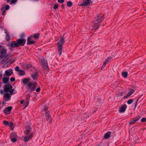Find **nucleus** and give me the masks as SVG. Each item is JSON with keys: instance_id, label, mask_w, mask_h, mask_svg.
Returning <instances> with one entry per match:
<instances>
[{"instance_id": "obj_1", "label": "nucleus", "mask_w": 146, "mask_h": 146, "mask_svg": "<svg viewBox=\"0 0 146 146\" xmlns=\"http://www.w3.org/2000/svg\"><path fill=\"white\" fill-rule=\"evenodd\" d=\"M104 18V17L102 14H98L94 18L93 21V25L92 29H96L99 28L100 25V23L102 21Z\"/></svg>"}, {"instance_id": "obj_2", "label": "nucleus", "mask_w": 146, "mask_h": 146, "mask_svg": "<svg viewBox=\"0 0 146 146\" xmlns=\"http://www.w3.org/2000/svg\"><path fill=\"white\" fill-rule=\"evenodd\" d=\"M37 84L36 82L33 83L31 82H30L27 85V90L31 93L35 90Z\"/></svg>"}, {"instance_id": "obj_3", "label": "nucleus", "mask_w": 146, "mask_h": 146, "mask_svg": "<svg viewBox=\"0 0 146 146\" xmlns=\"http://www.w3.org/2000/svg\"><path fill=\"white\" fill-rule=\"evenodd\" d=\"M13 86L10 84L5 85L4 87V91L5 92H9L11 95L15 94L16 92H14V90L12 89Z\"/></svg>"}, {"instance_id": "obj_4", "label": "nucleus", "mask_w": 146, "mask_h": 146, "mask_svg": "<svg viewBox=\"0 0 146 146\" xmlns=\"http://www.w3.org/2000/svg\"><path fill=\"white\" fill-rule=\"evenodd\" d=\"M64 40L63 38H62L58 43V51L60 55L62 54V45L64 42Z\"/></svg>"}, {"instance_id": "obj_5", "label": "nucleus", "mask_w": 146, "mask_h": 146, "mask_svg": "<svg viewBox=\"0 0 146 146\" xmlns=\"http://www.w3.org/2000/svg\"><path fill=\"white\" fill-rule=\"evenodd\" d=\"M40 62L43 65L44 68L47 71L49 70V67L48 66L47 61L44 59H42L40 60Z\"/></svg>"}, {"instance_id": "obj_6", "label": "nucleus", "mask_w": 146, "mask_h": 146, "mask_svg": "<svg viewBox=\"0 0 146 146\" xmlns=\"http://www.w3.org/2000/svg\"><path fill=\"white\" fill-rule=\"evenodd\" d=\"M12 109V107L11 106H9L5 108L3 110V112L5 115H7L9 114Z\"/></svg>"}, {"instance_id": "obj_7", "label": "nucleus", "mask_w": 146, "mask_h": 146, "mask_svg": "<svg viewBox=\"0 0 146 146\" xmlns=\"http://www.w3.org/2000/svg\"><path fill=\"white\" fill-rule=\"evenodd\" d=\"M90 2V0H84L82 2H80L78 5L80 6H86L89 4Z\"/></svg>"}, {"instance_id": "obj_8", "label": "nucleus", "mask_w": 146, "mask_h": 146, "mask_svg": "<svg viewBox=\"0 0 146 146\" xmlns=\"http://www.w3.org/2000/svg\"><path fill=\"white\" fill-rule=\"evenodd\" d=\"M135 91V90H133L132 89H130L129 90V92L127 94V95L125 96H124L123 98L124 99L127 98L129 96L133 94Z\"/></svg>"}, {"instance_id": "obj_9", "label": "nucleus", "mask_w": 146, "mask_h": 146, "mask_svg": "<svg viewBox=\"0 0 146 146\" xmlns=\"http://www.w3.org/2000/svg\"><path fill=\"white\" fill-rule=\"evenodd\" d=\"M26 40L24 39H18L17 40V42L19 46L20 45L21 46H23L25 43Z\"/></svg>"}, {"instance_id": "obj_10", "label": "nucleus", "mask_w": 146, "mask_h": 146, "mask_svg": "<svg viewBox=\"0 0 146 146\" xmlns=\"http://www.w3.org/2000/svg\"><path fill=\"white\" fill-rule=\"evenodd\" d=\"M13 72L11 69H10L8 70H6L5 72V73L4 74V77L9 76L11 75Z\"/></svg>"}, {"instance_id": "obj_11", "label": "nucleus", "mask_w": 146, "mask_h": 146, "mask_svg": "<svg viewBox=\"0 0 146 146\" xmlns=\"http://www.w3.org/2000/svg\"><path fill=\"white\" fill-rule=\"evenodd\" d=\"M127 106L125 104L123 105L118 109L119 113L124 112H125L127 108Z\"/></svg>"}, {"instance_id": "obj_12", "label": "nucleus", "mask_w": 146, "mask_h": 146, "mask_svg": "<svg viewBox=\"0 0 146 146\" xmlns=\"http://www.w3.org/2000/svg\"><path fill=\"white\" fill-rule=\"evenodd\" d=\"M17 42L12 41L10 45V48L11 49L13 48L17 47L19 46Z\"/></svg>"}, {"instance_id": "obj_13", "label": "nucleus", "mask_w": 146, "mask_h": 146, "mask_svg": "<svg viewBox=\"0 0 146 146\" xmlns=\"http://www.w3.org/2000/svg\"><path fill=\"white\" fill-rule=\"evenodd\" d=\"M11 95L9 93H6L4 96V100L6 101H8L11 100Z\"/></svg>"}, {"instance_id": "obj_14", "label": "nucleus", "mask_w": 146, "mask_h": 146, "mask_svg": "<svg viewBox=\"0 0 146 146\" xmlns=\"http://www.w3.org/2000/svg\"><path fill=\"white\" fill-rule=\"evenodd\" d=\"M38 76V73L36 72L33 73L31 74V76L33 79L35 81L37 80Z\"/></svg>"}, {"instance_id": "obj_15", "label": "nucleus", "mask_w": 146, "mask_h": 146, "mask_svg": "<svg viewBox=\"0 0 146 146\" xmlns=\"http://www.w3.org/2000/svg\"><path fill=\"white\" fill-rule=\"evenodd\" d=\"M33 36H31L28 38L27 40V44H31L35 43V41H30L32 38L33 37Z\"/></svg>"}, {"instance_id": "obj_16", "label": "nucleus", "mask_w": 146, "mask_h": 146, "mask_svg": "<svg viewBox=\"0 0 146 146\" xmlns=\"http://www.w3.org/2000/svg\"><path fill=\"white\" fill-rule=\"evenodd\" d=\"M7 51L6 50H1L0 53V56L1 58H3L7 53Z\"/></svg>"}, {"instance_id": "obj_17", "label": "nucleus", "mask_w": 146, "mask_h": 146, "mask_svg": "<svg viewBox=\"0 0 146 146\" xmlns=\"http://www.w3.org/2000/svg\"><path fill=\"white\" fill-rule=\"evenodd\" d=\"M32 134L29 135L25 136L23 137V140L25 142H27L30 139L32 138Z\"/></svg>"}, {"instance_id": "obj_18", "label": "nucleus", "mask_w": 146, "mask_h": 146, "mask_svg": "<svg viewBox=\"0 0 146 146\" xmlns=\"http://www.w3.org/2000/svg\"><path fill=\"white\" fill-rule=\"evenodd\" d=\"M111 134V132L108 131L104 135V137L105 139H108L110 137Z\"/></svg>"}, {"instance_id": "obj_19", "label": "nucleus", "mask_w": 146, "mask_h": 146, "mask_svg": "<svg viewBox=\"0 0 146 146\" xmlns=\"http://www.w3.org/2000/svg\"><path fill=\"white\" fill-rule=\"evenodd\" d=\"M5 33L6 34V39L7 41H8L10 40V36L9 33L6 30H5Z\"/></svg>"}, {"instance_id": "obj_20", "label": "nucleus", "mask_w": 146, "mask_h": 146, "mask_svg": "<svg viewBox=\"0 0 146 146\" xmlns=\"http://www.w3.org/2000/svg\"><path fill=\"white\" fill-rule=\"evenodd\" d=\"M25 128L26 130L25 131V134L27 135L30 133L31 130V127L28 125L26 126Z\"/></svg>"}, {"instance_id": "obj_21", "label": "nucleus", "mask_w": 146, "mask_h": 146, "mask_svg": "<svg viewBox=\"0 0 146 146\" xmlns=\"http://www.w3.org/2000/svg\"><path fill=\"white\" fill-rule=\"evenodd\" d=\"M9 80V76L4 77L3 78V82L4 84L7 83Z\"/></svg>"}, {"instance_id": "obj_22", "label": "nucleus", "mask_w": 146, "mask_h": 146, "mask_svg": "<svg viewBox=\"0 0 146 146\" xmlns=\"http://www.w3.org/2000/svg\"><path fill=\"white\" fill-rule=\"evenodd\" d=\"M45 116L46 120H50L51 116L49 112L46 111L45 112Z\"/></svg>"}, {"instance_id": "obj_23", "label": "nucleus", "mask_w": 146, "mask_h": 146, "mask_svg": "<svg viewBox=\"0 0 146 146\" xmlns=\"http://www.w3.org/2000/svg\"><path fill=\"white\" fill-rule=\"evenodd\" d=\"M30 79L29 78H24L23 80V83L24 84H27L29 83Z\"/></svg>"}, {"instance_id": "obj_24", "label": "nucleus", "mask_w": 146, "mask_h": 146, "mask_svg": "<svg viewBox=\"0 0 146 146\" xmlns=\"http://www.w3.org/2000/svg\"><path fill=\"white\" fill-rule=\"evenodd\" d=\"M112 57L111 56H109L108 57L107 59L105 60V61L104 62L106 63H107L109 62L110 61L111 59L112 58Z\"/></svg>"}, {"instance_id": "obj_25", "label": "nucleus", "mask_w": 146, "mask_h": 146, "mask_svg": "<svg viewBox=\"0 0 146 146\" xmlns=\"http://www.w3.org/2000/svg\"><path fill=\"white\" fill-rule=\"evenodd\" d=\"M13 123L11 122H9L8 125L9 127H10V129H11L12 130H13Z\"/></svg>"}, {"instance_id": "obj_26", "label": "nucleus", "mask_w": 146, "mask_h": 146, "mask_svg": "<svg viewBox=\"0 0 146 146\" xmlns=\"http://www.w3.org/2000/svg\"><path fill=\"white\" fill-rule=\"evenodd\" d=\"M11 54V53H9L7 55H6L5 56L4 58L7 61L9 58Z\"/></svg>"}, {"instance_id": "obj_27", "label": "nucleus", "mask_w": 146, "mask_h": 146, "mask_svg": "<svg viewBox=\"0 0 146 146\" xmlns=\"http://www.w3.org/2000/svg\"><path fill=\"white\" fill-rule=\"evenodd\" d=\"M19 74L20 76H22L24 75L25 74V72L23 70H20L19 71Z\"/></svg>"}, {"instance_id": "obj_28", "label": "nucleus", "mask_w": 146, "mask_h": 146, "mask_svg": "<svg viewBox=\"0 0 146 146\" xmlns=\"http://www.w3.org/2000/svg\"><path fill=\"white\" fill-rule=\"evenodd\" d=\"M128 75V73L127 72H123L122 73V75L123 77L125 78H126Z\"/></svg>"}, {"instance_id": "obj_29", "label": "nucleus", "mask_w": 146, "mask_h": 146, "mask_svg": "<svg viewBox=\"0 0 146 146\" xmlns=\"http://www.w3.org/2000/svg\"><path fill=\"white\" fill-rule=\"evenodd\" d=\"M40 35L39 33L35 34L33 35V37L35 39H37L38 38Z\"/></svg>"}, {"instance_id": "obj_30", "label": "nucleus", "mask_w": 146, "mask_h": 146, "mask_svg": "<svg viewBox=\"0 0 146 146\" xmlns=\"http://www.w3.org/2000/svg\"><path fill=\"white\" fill-rule=\"evenodd\" d=\"M72 3L71 1H68L67 2V6L68 7H70L72 6Z\"/></svg>"}, {"instance_id": "obj_31", "label": "nucleus", "mask_w": 146, "mask_h": 146, "mask_svg": "<svg viewBox=\"0 0 146 146\" xmlns=\"http://www.w3.org/2000/svg\"><path fill=\"white\" fill-rule=\"evenodd\" d=\"M137 122L136 120L135 119L134 120H132V121H130L129 122V125H132L134 124L135 122Z\"/></svg>"}, {"instance_id": "obj_32", "label": "nucleus", "mask_w": 146, "mask_h": 146, "mask_svg": "<svg viewBox=\"0 0 146 146\" xmlns=\"http://www.w3.org/2000/svg\"><path fill=\"white\" fill-rule=\"evenodd\" d=\"M123 95V92H121L120 93H119L117 95L118 97H120L122 96Z\"/></svg>"}, {"instance_id": "obj_33", "label": "nucleus", "mask_w": 146, "mask_h": 146, "mask_svg": "<svg viewBox=\"0 0 146 146\" xmlns=\"http://www.w3.org/2000/svg\"><path fill=\"white\" fill-rule=\"evenodd\" d=\"M133 101V99H130L127 102V103L128 104H131Z\"/></svg>"}, {"instance_id": "obj_34", "label": "nucleus", "mask_w": 146, "mask_h": 146, "mask_svg": "<svg viewBox=\"0 0 146 146\" xmlns=\"http://www.w3.org/2000/svg\"><path fill=\"white\" fill-rule=\"evenodd\" d=\"M17 140V138H16V137H14L11 139V141L13 142H15Z\"/></svg>"}, {"instance_id": "obj_35", "label": "nucleus", "mask_w": 146, "mask_h": 146, "mask_svg": "<svg viewBox=\"0 0 146 146\" xmlns=\"http://www.w3.org/2000/svg\"><path fill=\"white\" fill-rule=\"evenodd\" d=\"M5 10L4 7H3L1 9V11L2 12V15H4L5 12Z\"/></svg>"}, {"instance_id": "obj_36", "label": "nucleus", "mask_w": 146, "mask_h": 146, "mask_svg": "<svg viewBox=\"0 0 146 146\" xmlns=\"http://www.w3.org/2000/svg\"><path fill=\"white\" fill-rule=\"evenodd\" d=\"M141 121L142 122H145L146 121V118L145 117H143L141 119Z\"/></svg>"}, {"instance_id": "obj_37", "label": "nucleus", "mask_w": 146, "mask_h": 146, "mask_svg": "<svg viewBox=\"0 0 146 146\" xmlns=\"http://www.w3.org/2000/svg\"><path fill=\"white\" fill-rule=\"evenodd\" d=\"M17 1V0H12L10 2V5H12L13 4L15 3Z\"/></svg>"}, {"instance_id": "obj_38", "label": "nucleus", "mask_w": 146, "mask_h": 146, "mask_svg": "<svg viewBox=\"0 0 146 146\" xmlns=\"http://www.w3.org/2000/svg\"><path fill=\"white\" fill-rule=\"evenodd\" d=\"M9 123V122L6 121H5L3 122V124L5 125H8Z\"/></svg>"}, {"instance_id": "obj_39", "label": "nucleus", "mask_w": 146, "mask_h": 146, "mask_svg": "<svg viewBox=\"0 0 146 146\" xmlns=\"http://www.w3.org/2000/svg\"><path fill=\"white\" fill-rule=\"evenodd\" d=\"M29 104V100H27L26 101V105L24 107V108H25L28 106Z\"/></svg>"}, {"instance_id": "obj_40", "label": "nucleus", "mask_w": 146, "mask_h": 146, "mask_svg": "<svg viewBox=\"0 0 146 146\" xmlns=\"http://www.w3.org/2000/svg\"><path fill=\"white\" fill-rule=\"evenodd\" d=\"M141 118V116L140 115H138L136 119H135V120H136L137 121H138L139 119Z\"/></svg>"}, {"instance_id": "obj_41", "label": "nucleus", "mask_w": 146, "mask_h": 146, "mask_svg": "<svg viewBox=\"0 0 146 146\" xmlns=\"http://www.w3.org/2000/svg\"><path fill=\"white\" fill-rule=\"evenodd\" d=\"M140 98L139 97V98H138L136 100V103H135V108H136V106H137V103L138 101L139 100V99H140Z\"/></svg>"}, {"instance_id": "obj_42", "label": "nucleus", "mask_w": 146, "mask_h": 146, "mask_svg": "<svg viewBox=\"0 0 146 146\" xmlns=\"http://www.w3.org/2000/svg\"><path fill=\"white\" fill-rule=\"evenodd\" d=\"M7 61L4 58L1 60V63L2 64H4L5 62H6Z\"/></svg>"}, {"instance_id": "obj_43", "label": "nucleus", "mask_w": 146, "mask_h": 146, "mask_svg": "<svg viewBox=\"0 0 146 146\" xmlns=\"http://www.w3.org/2000/svg\"><path fill=\"white\" fill-rule=\"evenodd\" d=\"M15 69L16 71H19V68L18 66H17L15 68Z\"/></svg>"}, {"instance_id": "obj_44", "label": "nucleus", "mask_w": 146, "mask_h": 146, "mask_svg": "<svg viewBox=\"0 0 146 146\" xmlns=\"http://www.w3.org/2000/svg\"><path fill=\"white\" fill-rule=\"evenodd\" d=\"M9 7H9V5H7L5 6V8H4L5 10H8L9 9Z\"/></svg>"}, {"instance_id": "obj_45", "label": "nucleus", "mask_w": 146, "mask_h": 146, "mask_svg": "<svg viewBox=\"0 0 146 146\" xmlns=\"http://www.w3.org/2000/svg\"><path fill=\"white\" fill-rule=\"evenodd\" d=\"M15 78H14V77H11L10 78V80H11V82H13L14 81H15Z\"/></svg>"}, {"instance_id": "obj_46", "label": "nucleus", "mask_w": 146, "mask_h": 146, "mask_svg": "<svg viewBox=\"0 0 146 146\" xmlns=\"http://www.w3.org/2000/svg\"><path fill=\"white\" fill-rule=\"evenodd\" d=\"M64 1V0H58V2L60 3H62Z\"/></svg>"}, {"instance_id": "obj_47", "label": "nucleus", "mask_w": 146, "mask_h": 146, "mask_svg": "<svg viewBox=\"0 0 146 146\" xmlns=\"http://www.w3.org/2000/svg\"><path fill=\"white\" fill-rule=\"evenodd\" d=\"M53 7L54 9H56L58 8V5H54Z\"/></svg>"}, {"instance_id": "obj_48", "label": "nucleus", "mask_w": 146, "mask_h": 146, "mask_svg": "<svg viewBox=\"0 0 146 146\" xmlns=\"http://www.w3.org/2000/svg\"><path fill=\"white\" fill-rule=\"evenodd\" d=\"M40 88L39 87V88H37L36 89V91L37 92H38L40 91Z\"/></svg>"}, {"instance_id": "obj_49", "label": "nucleus", "mask_w": 146, "mask_h": 146, "mask_svg": "<svg viewBox=\"0 0 146 146\" xmlns=\"http://www.w3.org/2000/svg\"><path fill=\"white\" fill-rule=\"evenodd\" d=\"M106 63L105 62L103 63L102 66V68L103 67L104 68L106 66Z\"/></svg>"}, {"instance_id": "obj_50", "label": "nucleus", "mask_w": 146, "mask_h": 146, "mask_svg": "<svg viewBox=\"0 0 146 146\" xmlns=\"http://www.w3.org/2000/svg\"><path fill=\"white\" fill-rule=\"evenodd\" d=\"M2 72L1 71L0 72V77H1L2 76Z\"/></svg>"}, {"instance_id": "obj_51", "label": "nucleus", "mask_w": 146, "mask_h": 146, "mask_svg": "<svg viewBox=\"0 0 146 146\" xmlns=\"http://www.w3.org/2000/svg\"><path fill=\"white\" fill-rule=\"evenodd\" d=\"M44 110L45 111H46V110L47 109V108L46 106H44Z\"/></svg>"}, {"instance_id": "obj_52", "label": "nucleus", "mask_w": 146, "mask_h": 146, "mask_svg": "<svg viewBox=\"0 0 146 146\" xmlns=\"http://www.w3.org/2000/svg\"><path fill=\"white\" fill-rule=\"evenodd\" d=\"M24 101L23 100H22L21 101V102H20V104H23V103H24Z\"/></svg>"}, {"instance_id": "obj_53", "label": "nucleus", "mask_w": 146, "mask_h": 146, "mask_svg": "<svg viewBox=\"0 0 146 146\" xmlns=\"http://www.w3.org/2000/svg\"><path fill=\"white\" fill-rule=\"evenodd\" d=\"M11 0H7V3H8L10 2Z\"/></svg>"}, {"instance_id": "obj_54", "label": "nucleus", "mask_w": 146, "mask_h": 146, "mask_svg": "<svg viewBox=\"0 0 146 146\" xmlns=\"http://www.w3.org/2000/svg\"><path fill=\"white\" fill-rule=\"evenodd\" d=\"M64 7V5H62V7Z\"/></svg>"}, {"instance_id": "obj_55", "label": "nucleus", "mask_w": 146, "mask_h": 146, "mask_svg": "<svg viewBox=\"0 0 146 146\" xmlns=\"http://www.w3.org/2000/svg\"><path fill=\"white\" fill-rule=\"evenodd\" d=\"M24 35V34H23L21 35V37H23V35Z\"/></svg>"}, {"instance_id": "obj_56", "label": "nucleus", "mask_w": 146, "mask_h": 146, "mask_svg": "<svg viewBox=\"0 0 146 146\" xmlns=\"http://www.w3.org/2000/svg\"><path fill=\"white\" fill-rule=\"evenodd\" d=\"M3 58H1V56H0V60H1Z\"/></svg>"}, {"instance_id": "obj_57", "label": "nucleus", "mask_w": 146, "mask_h": 146, "mask_svg": "<svg viewBox=\"0 0 146 146\" xmlns=\"http://www.w3.org/2000/svg\"><path fill=\"white\" fill-rule=\"evenodd\" d=\"M96 146H100V145H96Z\"/></svg>"}, {"instance_id": "obj_58", "label": "nucleus", "mask_w": 146, "mask_h": 146, "mask_svg": "<svg viewBox=\"0 0 146 146\" xmlns=\"http://www.w3.org/2000/svg\"><path fill=\"white\" fill-rule=\"evenodd\" d=\"M1 46L0 45V48H1Z\"/></svg>"}]
</instances>
